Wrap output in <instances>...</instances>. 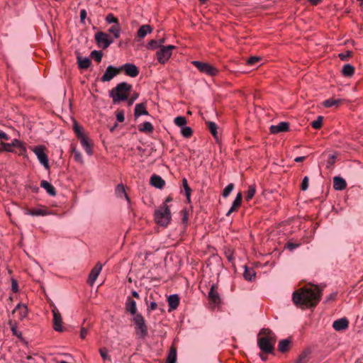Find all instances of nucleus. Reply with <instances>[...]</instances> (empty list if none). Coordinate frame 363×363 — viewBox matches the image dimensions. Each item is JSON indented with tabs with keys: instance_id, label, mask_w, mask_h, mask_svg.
<instances>
[{
	"instance_id": "5",
	"label": "nucleus",
	"mask_w": 363,
	"mask_h": 363,
	"mask_svg": "<svg viewBox=\"0 0 363 363\" xmlns=\"http://www.w3.org/2000/svg\"><path fill=\"white\" fill-rule=\"evenodd\" d=\"M191 64L194 65L201 72L208 76L213 77L217 75L218 73V69L208 62L194 60L191 62Z\"/></svg>"
},
{
	"instance_id": "1",
	"label": "nucleus",
	"mask_w": 363,
	"mask_h": 363,
	"mask_svg": "<svg viewBox=\"0 0 363 363\" xmlns=\"http://www.w3.org/2000/svg\"><path fill=\"white\" fill-rule=\"evenodd\" d=\"M322 296V289L314 284H308L295 291L292 294L294 303L301 309L315 307Z\"/></svg>"
},
{
	"instance_id": "62",
	"label": "nucleus",
	"mask_w": 363,
	"mask_h": 363,
	"mask_svg": "<svg viewBox=\"0 0 363 363\" xmlns=\"http://www.w3.org/2000/svg\"><path fill=\"white\" fill-rule=\"evenodd\" d=\"M88 330L85 327H82L80 332V337L82 339H84L87 335Z\"/></svg>"
},
{
	"instance_id": "42",
	"label": "nucleus",
	"mask_w": 363,
	"mask_h": 363,
	"mask_svg": "<svg viewBox=\"0 0 363 363\" xmlns=\"http://www.w3.org/2000/svg\"><path fill=\"white\" fill-rule=\"evenodd\" d=\"M182 184H183V187H184V191H185V194H186V199H187V200L189 202L190 201V196H191V189L189 187V186L188 184L187 179L186 178H184L182 179Z\"/></svg>"
},
{
	"instance_id": "33",
	"label": "nucleus",
	"mask_w": 363,
	"mask_h": 363,
	"mask_svg": "<svg viewBox=\"0 0 363 363\" xmlns=\"http://www.w3.org/2000/svg\"><path fill=\"white\" fill-rule=\"evenodd\" d=\"M79 67L80 69H87L91 65V60L88 57H82L79 55L77 57Z\"/></svg>"
},
{
	"instance_id": "59",
	"label": "nucleus",
	"mask_w": 363,
	"mask_h": 363,
	"mask_svg": "<svg viewBox=\"0 0 363 363\" xmlns=\"http://www.w3.org/2000/svg\"><path fill=\"white\" fill-rule=\"evenodd\" d=\"M181 214H182V222H183L184 223H187L188 219H189V218H188V212H187V211H186V209L182 210V211H181Z\"/></svg>"
},
{
	"instance_id": "38",
	"label": "nucleus",
	"mask_w": 363,
	"mask_h": 363,
	"mask_svg": "<svg viewBox=\"0 0 363 363\" xmlns=\"http://www.w3.org/2000/svg\"><path fill=\"white\" fill-rule=\"evenodd\" d=\"M206 123H207L208 128L209 131L211 133V134L213 135V137L217 139L218 138V131H217L218 126L216 124V123L212 122V121H208Z\"/></svg>"
},
{
	"instance_id": "41",
	"label": "nucleus",
	"mask_w": 363,
	"mask_h": 363,
	"mask_svg": "<svg viewBox=\"0 0 363 363\" xmlns=\"http://www.w3.org/2000/svg\"><path fill=\"white\" fill-rule=\"evenodd\" d=\"M1 152L5 151L8 152H14V145H13V141L11 143H7L4 142H1Z\"/></svg>"
},
{
	"instance_id": "48",
	"label": "nucleus",
	"mask_w": 363,
	"mask_h": 363,
	"mask_svg": "<svg viewBox=\"0 0 363 363\" xmlns=\"http://www.w3.org/2000/svg\"><path fill=\"white\" fill-rule=\"evenodd\" d=\"M233 188H234L233 184L230 183V184H228L225 187V189L223 191V196L227 197L230 194V192L233 191Z\"/></svg>"
},
{
	"instance_id": "30",
	"label": "nucleus",
	"mask_w": 363,
	"mask_h": 363,
	"mask_svg": "<svg viewBox=\"0 0 363 363\" xmlns=\"http://www.w3.org/2000/svg\"><path fill=\"white\" fill-rule=\"evenodd\" d=\"M354 74V67L350 64H346L342 69V74L345 77H352Z\"/></svg>"
},
{
	"instance_id": "2",
	"label": "nucleus",
	"mask_w": 363,
	"mask_h": 363,
	"mask_svg": "<svg viewBox=\"0 0 363 363\" xmlns=\"http://www.w3.org/2000/svg\"><path fill=\"white\" fill-rule=\"evenodd\" d=\"M277 341L275 334L268 328H262L258 335L257 345L265 354H272Z\"/></svg>"
},
{
	"instance_id": "43",
	"label": "nucleus",
	"mask_w": 363,
	"mask_h": 363,
	"mask_svg": "<svg viewBox=\"0 0 363 363\" xmlns=\"http://www.w3.org/2000/svg\"><path fill=\"white\" fill-rule=\"evenodd\" d=\"M255 192H256V187H255V185H250L248 187V189L247 191L246 196H245V199L247 201L251 200L253 198V196H255Z\"/></svg>"
},
{
	"instance_id": "10",
	"label": "nucleus",
	"mask_w": 363,
	"mask_h": 363,
	"mask_svg": "<svg viewBox=\"0 0 363 363\" xmlns=\"http://www.w3.org/2000/svg\"><path fill=\"white\" fill-rule=\"evenodd\" d=\"M121 72V69L119 67H116L112 65H109L107 67L105 72L101 78V81L102 82H110L116 76H117Z\"/></svg>"
},
{
	"instance_id": "50",
	"label": "nucleus",
	"mask_w": 363,
	"mask_h": 363,
	"mask_svg": "<svg viewBox=\"0 0 363 363\" xmlns=\"http://www.w3.org/2000/svg\"><path fill=\"white\" fill-rule=\"evenodd\" d=\"M106 21L108 23L119 24L118 20L112 13H109L106 17Z\"/></svg>"
},
{
	"instance_id": "47",
	"label": "nucleus",
	"mask_w": 363,
	"mask_h": 363,
	"mask_svg": "<svg viewBox=\"0 0 363 363\" xmlns=\"http://www.w3.org/2000/svg\"><path fill=\"white\" fill-rule=\"evenodd\" d=\"M102 52L101 51L94 50L91 53V56L97 62H100L102 59Z\"/></svg>"
},
{
	"instance_id": "11",
	"label": "nucleus",
	"mask_w": 363,
	"mask_h": 363,
	"mask_svg": "<svg viewBox=\"0 0 363 363\" xmlns=\"http://www.w3.org/2000/svg\"><path fill=\"white\" fill-rule=\"evenodd\" d=\"M121 71L123 70L127 76L135 77L139 74V69L136 65L131 63H126L119 67Z\"/></svg>"
},
{
	"instance_id": "29",
	"label": "nucleus",
	"mask_w": 363,
	"mask_h": 363,
	"mask_svg": "<svg viewBox=\"0 0 363 363\" xmlns=\"http://www.w3.org/2000/svg\"><path fill=\"white\" fill-rule=\"evenodd\" d=\"M126 311H128L131 315H134L136 313V303L131 298L128 297L125 303Z\"/></svg>"
},
{
	"instance_id": "13",
	"label": "nucleus",
	"mask_w": 363,
	"mask_h": 363,
	"mask_svg": "<svg viewBox=\"0 0 363 363\" xmlns=\"http://www.w3.org/2000/svg\"><path fill=\"white\" fill-rule=\"evenodd\" d=\"M208 298L210 301L214 303H219L220 301V296L218 292V286L216 284H212L208 292Z\"/></svg>"
},
{
	"instance_id": "14",
	"label": "nucleus",
	"mask_w": 363,
	"mask_h": 363,
	"mask_svg": "<svg viewBox=\"0 0 363 363\" xmlns=\"http://www.w3.org/2000/svg\"><path fill=\"white\" fill-rule=\"evenodd\" d=\"M289 128V124L287 122H280L276 125L270 127V133L272 134H277L281 132H286Z\"/></svg>"
},
{
	"instance_id": "37",
	"label": "nucleus",
	"mask_w": 363,
	"mask_h": 363,
	"mask_svg": "<svg viewBox=\"0 0 363 363\" xmlns=\"http://www.w3.org/2000/svg\"><path fill=\"white\" fill-rule=\"evenodd\" d=\"M121 26L119 24H115L108 29V32L113 34L115 38H118L121 34Z\"/></svg>"
},
{
	"instance_id": "23",
	"label": "nucleus",
	"mask_w": 363,
	"mask_h": 363,
	"mask_svg": "<svg viewBox=\"0 0 363 363\" xmlns=\"http://www.w3.org/2000/svg\"><path fill=\"white\" fill-rule=\"evenodd\" d=\"M179 297L177 294L170 295L168 298V304L169 306V311L176 309L179 304Z\"/></svg>"
},
{
	"instance_id": "60",
	"label": "nucleus",
	"mask_w": 363,
	"mask_h": 363,
	"mask_svg": "<svg viewBox=\"0 0 363 363\" xmlns=\"http://www.w3.org/2000/svg\"><path fill=\"white\" fill-rule=\"evenodd\" d=\"M117 121L119 122H123L125 120L124 113L123 111H119L116 113Z\"/></svg>"
},
{
	"instance_id": "25",
	"label": "nucleus",
	"mask_w": 363,
	"mask_h": 363,
	"mask_svg": "<svg viewBox=\"0 0 363 363\" xmlns=\"http://www.w3.org/2000/svg\"><path fill=\"white\" fill-rule=\"evenodd\" d=\"M8 324L11 328L13 335L16 336L20 340H22V333L18 330V325L15 320L9 319Z\"/></svg>"
},
{
	"instance_id": "7",
	"label": "nucleus",
	"mask_w": 363,
	"mask_h": 363,
	"mask_svg": "<svg viewBox=\"0 0 363 363\" xmlns=\"http://www.w3.org/2000/svg\"><path fill=\"white\" fill-rule=\"evenodd\" d=\"M175 48L174 45L161 46L157 52V58L160 63L164 64L168 61L172 55V50Z\"/></svg>"
},
{
	"instance_id": "52",
	"label": "nucleus",
	"mask_w": 363,
	"mask_h": 363,
	"mask_svg": "<svg viewBox=\"0 0 363 363\" xmlns=\"http://www.w3.org/2000/svg\"><path fill=\"white\" fill-rule=\"evenodd\" d=\"M260 57H257V56H253V57H250L247 60V64L248 65H255L257 62H259L260 61Z\"/></svg>"
},
{
	"instance_id": "22",
	"label": "nucleus",
	"mask_w": 363,
	"mask_h": 363,
	"mask_svg": "<svg viewBox=\"0 0 363 363\" xmlns=\"http://www.w3.org/2000/svg\"><path fill=\"white\" fill-rule=\"evenodd\" d=\"M26 215L32 216H43L49 214L47 208H34L30 210H27L26 211Z\"/></svg>"
},
{
	"instance_id": "54",
	"label": "nucleus",
	"mask_w": 363,
	"mask_h": 363,
	"mask_svg": "<svg viewBox=\"0 0 363 363\" xmlns=\"http://www.w3.org/2000/svg\"><path fill=\"white\" fill-rule=\"evenodd\" d=\"M73 152L74 160L79 163H83V158L82 154L77 150H74Z\"/></svg>"
},
{
	"instance_id": "44",
	"label": "nucleus",
	"mask_w": 363,
	"mask_h": 363,
	"mask_svg": "<svg viewBox=\"0 0 363 363\" xmlns=\"http://www.w3.org/2000/svg\"><path fill=\"white\" fill-rule=\"evenodd\" d=\"M181 133H182V136H184V138H189L192 135L193 130H192L191 128H190L189 126H184V127L182 128Z\"/></svg>"
},
{
	"instance_id": "6",
	"label": "nucleus",
	"mask_w": 363,
	"mask_h": 363,
	"mask_svg": "<svg viewBox=\"0 0 363 363\" xmlns=\"http://www.w3.org/2000/svg\"><path fill=\"white\" fill-rule=\"evenodd\" d=\"M135 332L137 338L145 339L148 335L147 326L145 322V319H133Z\"/></svg>"
},
{
	"instance_id": "27",
	"label": "nucleus",
	"mask_w": 363,
	"mask_h": 363,
	"mask_svg": "<svg viewBox=\"0 0 363 363\" xmlns=\"http://www.w3.org/2000/svg\"><path fill=\"white\" fill-rule=\"evenodd\" d=\"M40 186L45 189L50 196H55L56 195L55 187L48 181L42 180L40 182Z\"/></svg>"
},
{
	"instance_id": "24",
	"label": "nucleus",
	"mask_w": 363,
	"mask_h": 363,
	"mask_svg": "<svg viewBox=\"0 0 363 363\" xmlns=\"http://www.w3.org/2000/svg\"><path fill=\"white\" fill-rule=\"evenodd\" d=\"M343 100L341 99H333L330 98L325 100L323 102V106L325 108H331V107H338L342 103Z\"/></svg>"
},
{
	"instance_id": "51",
	"label": "nucleus",
	"mask_w": 363,
	"mask_h": 363,
	"mask_svg": "<svg viewBox=\"0 0 363 363\" xmlns=\"http://www.w3.org/2000/svg\"><path fill=\"white\" fill-rule=\"evenodd\" d=\"M309 179L308 177H305L301 184V189L302 191H306L308 188Z\"/></svg>"
},
{
	"instance_id": "12",
	"label": "nucleus",
	"mask_w": 363,
	"mask_h": 363,
	"mask_svg": "<svg viewBox=\"0 0 363 363\" xmlns=\"http://www.w3.org/2000/svg\"><path fill=\"white\" fill-rule=\"evenodd\" d=\"M102 264L101 263H97L95 267L91 269L89 278H88V283L89 285L93 286L95 281L96 280L97 277H99L101 269H102Z\"/></svg>"
},
{
	"instance_id": "9",
	"label": "nucleus",
	"mask_w": 363,
	"mask_h": 363,
	"mask_svg": "<svg viewBox=\"0 0 363 363\" xmlns=\"http://www.w3.org/2000/svg\"><path fill=\"white\" fill-rule=\"evenodd\" d=\"M45 148L43 146L39 145L33 148V151L35 154L40 163L46 169H50L49 160L46 155Z\"/></svg>"
},
{
	"instance_id": "58",
	"label": "nucleus",
	"mask_w": 363,
	"mask_h": 363,
	"mask_svg": "<svg viewBox=\"0 0 363 363\" xmlns=\"http://www.w3.org/2000/svg\"><path fill=\"white\" fill-rule=\"evenodd\" d=\"M138 94H137V93H135L133 95H131V96L129 99H128V100H127L128 104L129 106L132 105L134 103V101L138 99Z\"/></svg>"
},
{
	"instance_id": "34",
	"label": "nucleus",
	"mask_w": 363,
	"mask_h": 363,
	"mask_svg": "<svg viewBox=\"0 0 363 363\" xmlns=\"http://www.w3.org/2000/svg\"><path fill=\"white\" fill-rule=\"evenodd\" d=\"M311 354L309 349L303 350L298 356L296 363H306L308 361V357Z\"/></svg>"
},
{
	"instance_id": "4",
	"label": "nucleus",
	"mask_w": 363,
	"mask_h": 363,
	"mask_svg": "<svg viewBox=\"0 0 363 363\" xmlns=\"http://www.w3.org/2000/svg\"><path fill=\"white\" fill-rule=\"evenodd\" d=\"M155 220L156 223L162 226H167L171 220V212L169 206L163 203L155 212Z\"/></svg>"
},
{
	"instance_id": "26",
	"label": "nucleus",
	"mask_w": 363,
	"mask_h": 363,
	"mask_svg": "<svg viewBox=\"0 0 363 363\" xmlns=\"http://www.w3.org/2000/svg\"><path fill=\"white\" fill-rule=\"evenodd\" d=\"M148 112L146 109V106L145 104H138L135 107L134 116L135 118L140 117L143 115H148Z\"/></svg>"
},
{
	"instance_id": "31",
	"label": "nucleus",
	"mask_w": 363,
	"mask_h": 363,
	"mask_svg": "<svg viewBox=\"0 0 363 363\" xmlns=\"http://www.w3.org/2000/svg\"><path fill=\"white\" fill-rule=\"evenodd\" d=\"M152 31V28L150 25H143L138 30V36L140 38H143L147 33H150Z\"/></svg>"
},
{
	"instance_id": "46",
	"label": "nucleus",
	"mask_w": 363,
	"mask_h": 363,
	"mask_svg": "<svg viewBox=\"0 0 363 363\" xmlns=\"http://www.w3.org/2000/svg\"><path fill=\"white\" fill-rule=\"evenodd\" d=\"M323 117L322 116H318L317 119L311 123V126L314 129H319L323 125Z\"/></svg>"
},
{
	"instance_id": "28",
	"label": "nucleus",
	"mask_w": 363,
	"mask_h": 363,
	"mask_svg": "<svg viewBox=\"0 0 363 363\" xmlns=\"http://www.w3.org/2000/svg\"><path fill=\"white\" fill-rule=\"evenodd\" d=\"M79 140L81 145L86 151V152L89 155H92V146L89 143L88 138L86 136H81V138Z\"/></svg>"
},
{
	"instance_id": "15",
	"label": "nucleus",
	"mask_w": 363,
	"mask_h": 363,
	"mask_svg": "<svg viewBox=\"0 0 363 363\" xmlns=\"http://www.w3.org/2000/svg\"><path fill=\"white\" fill-rule=\"evenodd\" d=\"M13 315L18 318H26L28 315L27 306L23 304H18L13 310Z\"/></svg>"
},
{
	"instance_id": "35",
	"label": "nucleus",
	"mask_w": 363,
	"mask_h": 363,
	"mask_svg": "<svg viewBox=\"0 0 363 363\" xmlns=\"http://www.w3.org/2000/svg\"><path fill=\"white\" fill-rule=\"evenodd\" d=\"M116 194L118 197L124 196L128 201H130L128 195L125 193V187L122 184H119L116 187Z\"/></svg>"
},
{
	"instance_id": "53",
	"label": "nucleus",
	"mask_w": 363,
	"mask_h": 363,
	"mask_svg": "<svg viewBox=\"0 0 363 363\" xmlns=\"http://www.w3.org/2000/svg\"><path fill=\"white\" fill-rule=\"evenodd\" d=\"M99 353L104 360L110 359V357L108 354V350L106 348L99 349Z\"/></svg>"
},
{
	"instance_id": "19",
	"label": "nucleus",
	"mask_w": 363,
	"mask_h": 363,
	"mask_svg": "<svg viewBox=\"0 0 363 363\" xmlns=\"http://www.w3.org/2000/svg\"><path fill=\"white\" fill-rule=\"evenodd\" d=\"M150 184L157 189H162L165 185V182L160 176L153 174L150 178Z\"/></svg>"
},
{
	"instance_id": "56",
	"label": "nucleus",
	"mask_w": 363,
	"mask_h": 363,
	"mask_svg": "<svg viewBox=\"0 0 363 363\" xmlns=\"http://www.w3.org/2000/svg\"><path fill=\"white\" fill-rule=\"evenodd\" d=\"M11 290L16 293L18 290V284L16 279H11Z\"/></svg>"
},
{
	"instance_id": "8",
	"label": "nucleus",
	"mask_w": 363,
	"mask_h": 363,
	"mask_svg": "<svg viewBox=\"0 0 363 363\" xmlns=\"http://www.w3.org/2000/svg\"><path fill=\"white\" fill-rule=\"evenodd\" d=\"M95 40L99 47L103 49H106L114 41L108 34L102 31L97 32L95 34Z\"/></svg>"
},
{
	"instance_id": "39",
	"label": "nucleus",
	"mask_w": 363,
	"mask_h": 363,
	"mask_svg": "<svg viewBox=\"0 0 363 363\" xmlns=\"http://www.w3.org/2000/svg\"><path fill=\"white\" fill-rule=\"evenodd\" d=\"M243 276L246 280L252 281L255 277V272L253 269H250L245 267Z\"/></svg>"
},
{
	"instance_id": "49",
	"label": "nucleus",
	"mask_w": 363,
	"mask_h": 363,
	"mask_svg": "<svg viewBox=\"0 0 363 363\" xmlns=\"http://www.w3.org/2000/svg\"><path fill=\"white\" fill-rule=\"evenodd\" d=\"M338 56L341 60L346 61L352 56V52L347 50L345 52L340 53Z\"/></svg>"
},
{
	"instance_id": "63",
	"label": "nucleus",
	"mask_w": 363,
	"mask_h": 363,
	"mask_svg": "<svg viewBox=\"0 0 363 363\" xmlns=\"http://www.w3.org/2000/svg\"><path fill=\"white\" fill-rule=\"evenodd\" d=\"M86 17V11L85 9H82L80 11V21L82 23L84 22V20Z\"/></svg>"
},
{
	"instance_id": "21",
	"label": "nucleus",
	"mask_w": 363,
	"mask_h": 363,
	"mask_svg": "<svg viewBox=\"0 0 363 363\" xmlns=\"http://www.w3.org/2000/svg\"><path fill=\"white\" fill-rule=\"evenodd\" d=\"M347 183L344 179L340 177H335L333 179V188L335 190L341 191L346 188Z\"/></svg>"
},
{
	"instance_id": "3",
	"label": "nucleus",
	"mask_w": 363,
	"mask_h": 363,
	"mask_svg": "<svg viewBox=\"0 0 363 363\" xmlns=\"http://www.w3.org/2000/svg\"><path fill=\"white\" fill-rule=\"evenodd\" d=\"M131 89L132 85L127 82H123L118 84L109 92L110 97L113 99V103L116 104L121 101L128 100Z\"/></svg>"
},
{
	"instance_id": "61",
	"label": "nucleus",
	"mask_w": 363,
	"mask_h": 363,
	"mask_svg": "<svg viewBox=\"0 0 363 363\" xmlns=\"http://www.w3.org/2000/svg\"><path fill=\"white\" fill-rule=\"evenodd\" d=\"M336 156L335 155H330L328 160V164L333 165L335 162Z\"/></svg>"
},
{
	"instance_id": "45",
	"label": "nucleus",
	"mask_w": 363,
	"mask_h": 363,
	"mask_svg": "<svg viewBox=\"0 0 363 363\" xmlns=\"http://www.w3.org/2000/svg\"><path fill=\"white\" fill-rule=\"evenodd\" d=\"M186 123V118L184 116H177L174 118V123L179 127H184Z\"/></svg>"
},
{
	"instance_id": "16",
	"label": "nucleus",
	"mask_w": 363,
	"mask_h": 363,
	"mask_svg": "<svg viewBox=\"0 0 363 363\" xmlns=\"http://www.w3.org/2000/svg\"><path fill=\"white\" fill-rule=\"evenodd\" d=\"M349 326L347 319H337L333 323V328L337 331L345 330Z\"/></svg>"
},
{
	"instance_id": "57",
	"label": "nucleus",
	"mask_w": 363,
	"mask_h": 363,
	"mask_svg": "<svg viewBox=\"0 0 363 363\" xmlns=\"http://www.w3.org/2000/svg\"><path fill=\"white\" fill-rule=\"evenodd\" d=\"M148 46L150 49H155L157 48H160L158 45V41L156 40H151L148 43Z\"/></svg>"
},
{
	"instance_id": "55",
	"label": "nucleus",
	"mask_w": 363,
	"mask_h": 363,
	"mask_svg": "<svg viewBox=\"0 0 363 363\" xmlns=\"http://www.w3.org/2000/svg\"><path fill=\"white\" fill-rule=\"evenodd\" d=\"M74 132H75L76 135H77V137L79 138V139L81 138V136H85L82 133L81 128L77 123L74 124Z\"/></svg>"
},
{
	"instance_id": "36",
	"label": "nucleus",
	"mask_w": 363,
	"mask_h": 363,
	"mask_svg": "<svg viewBox=\"0 0 363 363\" xmlns=\"http://www.w3.org/2000/svg\"><path fill=\"white\" fill-rule=\"evenodd\" d=\"M177 361V350L175 347H172L170 348L167 359V363H176Z\"/></svg>"
},
{
	"instance_id": "20",
	"label": "nucleus",
	"mask_w": 363,
	"mask_h": 363,
	"mask_svg": "<svg viewBox=\"0 0 363 363\" xmlns=\"http://www.w3.org/2000/svg\"><path fill=\"white\" fill-rule=\"evenodd\" d=\"M291 339L288 337L286 339L281 340L278 344V350L281 353H285L289 350Z\"/></svg>"
},
{
	"instance_id": "18",
	"label": "nucleus",
	"mask_w": 363,
	"mask_h": 363,
	"mask_svg": "<svg viewBox=\"0 0 363 363\" xmlns=\"http://www.w3.org/2000/svg\"><path fill=\"white\" fill-rule=\"evenodd\" d=\"M242 199V194L241 192H239L237 194L234 201L233 202V204H232L230 208L227 212V213H226L227 216H229L233 212H235L238 210V208L241 205Z\"/></svg>"
},
{
	"instance_id": "40",
	"label": "nucleus",
	"mask_w": 363,
	"mask_h": 363,
	"mask_svg": "<svg viewBox=\"0 0 363 363\" xmlns=\"http://www.w3.org/2000/svg\"><path fill=\"white\" fill-rule=\"evenodd\" d=\"M139 130L141 132L151 133L153 130V126L150 122H145L139 127Z\"/></svg>"
},
{
	"instance_id": "17",
	"label": "nucleus",
	"mask_w": 363,
	"mask_h": 363,
	"mask_svg": "<svg viewBox=\"0 0 363 363\" xmlns=\"http://www.w3.org/2000/svg\"><path fill=\"white\" fill-rule=\"evenodd\" d=\"M13 145H14V147L16 150H14V152L18 154V155L25 156L26 153V148L23 142L18 139L13 140Z\"/></svg>"
},
{
	"instance_id": "32",
	"label": "nucleus",
	"mask_w": 363,
	"mask_h": 363,
	"mask_svg": "<svg viewBox=\"0 0 363 363\" xmlns=\"http://www.w3.org/2000/svg\"><path fill=\"white\" fill-rule=\"evenodd\" d=\"M53 328L57 332L68 330V328L63 325L62 319H53Z\"/></svg>"
},
{
	"instance_id": "64",
	"label": "nucleus",
	"mask_w": 363,
	"mask_h": 363,
	"mask_svg": "<svg viewBox=\"0 0 363 363\" xmlns=\"http://www.w3.org/2000/svg\"><path fill=\"white\" fill-rule=\"evenodd\" d=\"M298 246H299L298 244H295V243H291V242H288L286 244L287 248L289 249L290 250H293L295 248L298 247Z\"/></svg>"
}]
</instances>
